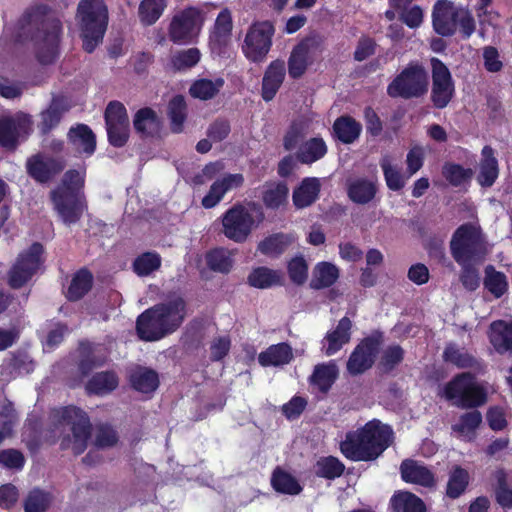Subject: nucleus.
<instances>
[{
    "label": "nucleus",
    "mask_w": 512,
    "mask_h": 512,
    "mask_svg": "<svg viewBox=\"0 0 512 512\" xmlns=\"http://www.w3.org/2000/svg\"><path fill=\"white\" fill-rule=\"evenodd\" d=\"M380 166L390 190L398 191L405 186L408 177L401 173L398 164L391 156H384L381 159Z\"/></svg>",
    "instance_id": "4c0bfd02"
},
{
    "label": "nucleus",
    "mask_w": 512,
    "mask_h": 512,
    "mask_svg": "<svg viewBox=\"0 0 512 512\" xmlns=\"http://www.w3.org/2000/svg\"><path fill=\"white\" fill-rule=\"evenodd\" d=\"M130 381L133 388L143 394L154 392L159 385L157 373L143 367H138L132 372Z\"/></svg>",
    "instance_id": "c9c22d12"
},
{
    "label": "nucleus",
    "mask_w": 512,
    "mask_h": 512,
    "mask_svg": "<svg viewBox=\"0 0 512 512\" xmlns=\"http://www.w3.org/2000/svg\"><path fill=\"white\" fill-rule=\"evenodd\" d=\"M224 80L222 78L216 79H199L196 80L190 87L189 92L192 97L201 100H208L213 98L223 87Z\"/></svg>",
    "instance_id": "49530a36"
},
{
    "label": "nucleus",
    "mask_w": 512,
    "mask_h": 512,
    "mask_svg": "<svg viewBox=\"0 0 512 512\" xmlns=\"http://www.w3.org/2000/svg\"><path fill=\"white\" fill-rule=\"evenodd\" d=\"M31 130L32 121L27 114L17 113L12 117L0 118V145L14 148Z\"/></svg>",
    "instance_id": "4468645a"
},
{
    "label": "nucleus",
    "mask_w": 512,
    "mask_h": 512,
    "mask_svg": "<svg viewBox=\"0 0 512 512\" xmlns=\"http://www.w3.org/2000/svg\"><path fill=\"white\" fill-rule=\"evenodd\" d=\"M336 137L344 143H352L361 132V125L350 117H341L334 123Z\"/></svg>",
    "instance_id": "8fccbe9b"
},
{
    "label": "nucleus",
    "mask_w": 512,
    "mask_h": 512,
    "mask_svg": "<svg viewBox=\"0 0 512 512\" xmlns=\"http://www.w3.org/2000/svg\"><path fill=\"white\" fill-rule=\"evenodd\" d=\"M425 154V148L420 145H415L409 150L406 156L408 177L414 175L421 169L424 163Z\"/></svg>",
    "instance_id": "774afa93"
},
{
    "label": "nucleus",
    "mask_w": 512,
    "mask_h": 512,
    "mask_svg": "<svg viewBox=\"0 0 512 512\" xmlns=\"http://www.w3.org/2000/svg\"><path fill=\"white\" fill-rule=\"evenodd\" d=\"M84 170H69L62 183L51 191V201L58 217L65 225L79 221L85 210L81 194L84 184Z\"/></svg>",
    "instance_id": "f03ea898"
},
{
    "label": "nucleus",
    "mask_w": 512,
    "mask_h": 512,
    "mask_svg": "<svg viewBox=\"0 0 512 512\" xmlns=\"http://www.w3.org/2000/svg\"><path fill=\"white\" fill-rule=\"evenodd\" d=\"M60 31L58 20L45 19L41 22V30L35 36L37 57L41 63H52L57 57Z\"/></svg>",
    "instance_id": "f8f14e48"
},
{
    "label": "nucleus",
    "mask_w": 512,
    "mask_h": 512,
    "mask_svg": "<svg viewBox=\"0 0 512 512\" xmlns=\"http://www.w3.org/2000/svg\"><path fill=\"white\" fill-rule=\"evenodd\" d=\"M166 0H141L138 8L140 22L145 26L154 24L163 14Z\"/></svg>",
    "instance_id": "c03bdc74"
},
{
    "label": "nucleus",
    "mask_w": 512,
    "mask_h": 512,
    "mask_svg": "<svg viewBox=\"0 0 512 512\" xmlns=\"http://www.w3.org/2000/svg\"><path fill=\"white\" fill-rule=\"evenodd\" d=\"M109 141L112 145L121 147L128 138V117L124 105L120 102H111L105 113Z\"/></svg>",
    "instance_id": "2eb2a0df"
},
{
    "label": "nucleus",
    "mask_w": 512,
    "mask_h": 512,
    "mask_svg": "<svg viewBox=\"0 0 512 512\" xmlns=\"http://www.w3.org/2000/svg\"><path fill=\"white\" fill-rule=\"evenodd\" d=\"M339 268L332 262H318L313 270L310 285L315 289L332 286L339 278Z\"/></svg>",
    "instance_id": "2f4dec72"
},
{
    "label": "nucleus",
    "mask_w": 512,
    "mask_h": 512,
    "mask_svg": "<svg viewBox=\"0 0 512 512\" xmlns=\"http://www.w3.org/2000/svg\"><path fill=\"white\" fill-rule=\"evenodd\" d=\"M392 429L378 420L368 422L362 429L348 433L341 443V452L354 461L378 457L392 442Z\"/></svg>",
    "instance_id": "f257e3e1"
},
{
    "label": "nucleus",
    "mask_w": 512,
    "mask_h": 512,
    "mask_svg": "<svg viewBox=\"0 0 512 512\" xmlns=\"http://www.w3.org/2000/svg\"><path fill=\"white\" fill-rule=\"evenodd\" d=\"M313 130L314 124L311 120L307 118H301L294 121L285 136V148L287 150L294 149L299 143V141Z\"/></svg>",
    "instance_id": "de8ad7c7"
},
{
    "label": "nucleus",
    "mask_w": 512,
    "mask_h": 512,
    "mask_svg": "<svg viewBox=\"0 0 512 512\" xmlns=\"http://www.w3.org/2000/svg\"><path fill=\"white\" fill-rule=\"evenodd\" d=\"M351 327V321L344 317L339 321L334 330L326 334L322 342V350L327 356L334 355L350 341Z\"/></svg>",
    "instance_id": "393cba45"
},
{
    "label": "nucleus",
    "mask_w": 512,
    "mask_h": 512,
    "mask_svg": "<svg viewBox=\"0 0 512 512\" xmlns=\"http://www.w3.org/2000/svg\"><path fill=\"white\" fill-rule=\"evenodd\" d=\"M71 102L64 96H57L52 99L50 106L41 113V129L46 132L55 127L61 120L63 114L71 108Z\"/></svg>",
    "instance_id": "7c9ffc66"
},
{
    "label": "nucleus",
    "mask_w": 512,
    "mask_h": 512,
    "mask_svg": "<svg viewBox=\"0 0 512 512\" xmlns=\"http://www.w3.org/2000/svg\"><path fill=\"white\" fill-rule=\"evenodd\" d=\"M244 176L241 173L224 174L218 177L210 186L208 193L202 199V206L206 209L215 207L226 193L241 187Z\"/></svg>",
    "instance_id": "f3484780"
},
{
    "label": "nucleus",
    "mask_w": 512,
    "mask_h": 512,
    "mask_svg": "<svg viewBox=\"0 0 512 512\" xmlns=\"http://www.w3.org/2000/svg\"><path fill=\"white\" fill-rule=\"evenodd\" d=\"M392 506L400 512H425L423 501L410 492H399L391 499Z\"/></svg>",
    "instance_id": "3c124183"
},
{
    "label": "nucleus",
    "mask_w": 512,
    "mask_h": 512,
    "mask_svg": "<svg viewBox=\"0 0 512 512\" xmlns=\"http://www.w3.org/2000/svg\"><path fill=\"white\" fill-rule=\"evenodd\" d=\"M400 470L402 479L407 483L424 487H434L436 484L434 474L418 461L407 459L402 462Z\"/></svg>",
    "instance_id": "4be33fe9"
},
{
    "label": "nucleus",
    "mask_w": 512,
    "mask_h": 512,
    "mask_svg": "<svg viewBox=\"0 0 512 512\" xmlns=\"http://www.w3.org/2000/svg\"><path fill=\"white\" fill-rule=\"evenodd\" d=\"M444 358L461 368L470 367L474 362V359L468 353L452 344L446 347Z\"/></svg>",
    "instance_id": "69168bd1"
},
{
    "label": "nucleus",
    "mask_w": 512,
    "mask_h": 512,
    "mask_svg": "<svg viewBox=\"0 0 512 512\" xmlns=\"http://www.w3.org/2000/svg\"><path fill=\"white\" fill-rule=\"evenodd\" d=\"M441 397L460 408H474L486 402V391L470 373H461L447 382Z\"/></svg>",
    "instance_id": "0eeeda50"
},
{
    "label": "nucleus",
    "mask_w": 512,
    "mask_h": 512,
    "mask_svg": "<svg viewBox=\"0 0 512 512\" xmlns=\"http://www.w3.org/2000/svg\"><path fill=\"white\" fill-rule=\"evenodd\" d=\"M343 471L344 465L332 456L320 458L315 465V473L324 478L339 477Z\"/></svg>",
    "instance_id": "052dcab7"
},
{
    "label": "nucleus",
    "mask_w": 512,
    "mask_h": 512,
    "mask_svg": "<svg viewBox=\"0 0 512 512\" xmlns=\"http://www.w3.org/2000/svg\"><path fill=\"white\" fill-rule=\"evenodd\" d=\"M205 18L202 11L195 7H188L176 13L169 26V38L178 44H188L199 36Z\"/></svg>",
    "instance_id": "1a4fd4ad"
},
{
    "label": "nucleus",
    "mask_w": 512,
    "mask_h": 512,
    "mask_svg": "<svg viewBox=\"0 0 512 512\" xmlns=\"http://www.w3.org/2000/svg\"><path fill=\"white\" fill-rule=\"evenodd\" d=\"M327 152V146L321 138H311L301 144L297 152V158L304 164H312Z\"/></svg>",
    "instance_id": "ea45409f"
},
{
    "label": "nucleus",
    "mask_w": 512,
    "mask_h": 512,
    "mask_svg": "<svg viewBox=\"0 0 512 512\" xmlns=\"http://www.w3.org/2000/svg\"><path fill=\"white\" fill-rule=\"evenodd\" d=\"M271 482L273 488L283 494L296 495L302 490L293 476L281 470H276L273 473Z\"/></svg>",
    "instance_id": "864d4df0"
},
{
    "label": "nucleus",
    "mask_w": 512,
    "mask_h": 512,
    "mask_svg": "<svg viewBox=\"0 0 512 512\" xmlns=\"http://www.w3.org/2000/svg\"><path fill=\"white\" fill-rule=\"evenodd\" d=\"M469 482L467 470L456 466L450 473L447 483V495L451 498L459 497L466 489Z\"/></svg>",
    "instance_id": "bf43d9fd"
},
{
    "label": "nucleus",
    "mask_w": 512,
    "mask_h": 512,
    "mask_svg": "<svg viewBox=\"0 0 512 512\" xmlns=\"http://www.w3.org/2000/svg\"><path fill=\"white\" fill-rule=\"evenodd\" d=\"M443 176L454 186L468 182L473 175L472 169H466L458 164L447 163L442 169Z\"/></svg>",
    "instance_id": "680f3d73"
},
{
    "label": "nucleus",
    "mask_w": 512,
    "mask_h": 512,
    "mask_svg": "<svg viewBox=\"0 0 512 512\" xmlns=\"http://www.w3.org/2000/svg\"><path fill=\"white\" fill-rule=\"evenodd\" d=\"M159 318L157 308L146 310L137 320V333L146 341H156L167 335V328H164Z\"/></svg>",
    "instance_id": "aec40b11"
},
{
    "label": "nucleus",
    "mask_w": 512,
    "mask_h": 512,
    "mask_svg": "<svg viewBox=\"0 0 512 512\" xmlns=\"http://www.w3.org/2000/svg\"><path fill=\"white\" fill-rule=\"evenodd\" d=\"M451 253L459 265L469 261H483L489 248L476 224L461 225L450 242Z\"/></svg>",
    "instance_id": "423d86ee"
},
{
    "label": "nucleus",
    "mask_w": 512,
    "mask_h": 512,
    "mask_svg": "<svg viewBox=\"0 0 512 512\" xmlns=\"http://www.w3.org/2000/svg\"><path fill=\"white\" fill-rule=\"evenodd\" d=\"M51 422L55 431L62 432L65 426L70 427L72 436L62 439L63 448L71 449L75 454L85 450L90 437V422L84 411L74 406L58 408L52 411Z\"/></svg>",
    "instance_id": "20e7f679"
},
{
    "label": "nucleus",
    "mask_w": 512,
    "mask_h": 512,
    "mask_svg": "<svg viewBox=\"0 0 512 512\" xmlns=\"http://www.w3.org/2000/svg\"><path fill=\"white\" fill-rule=\"evenodd\" d=\"M313 41L306 39L300 42L291 52L288 60V72L292 78L301 77L308 65L313 62Z\"/></svg>",
    "instance_id": "5701e85b"
},
{
    "label": "nucleus",
    "mask_w": 512,
    "mask_h": 512,
    "mask_svg": "<svg viewBox=\"0 0 512 512\" xmlns=\"http://www.w3.org/2000/svg\"><path fill=\"white\" fill-rule=\"evenodd\" d=\"M432 92L431 99L437 108L448 105L454 94V83L449 69L437 58L431 59Z\"/></svg>",
    "instance_id": "ddd939ff"
},
{
    "label": "nucleus",
    "mask_w": 512,
    "mask_h": 512,
    "mask_svg": "<svg viewBox=\"0 0 512 512\" xmlns=\"http://www.w3.org/2000/svg\"><path fill=\"white\" fill-rule=\"evenodd\" d=\"M427 73L418 64H410L389 85L388 93L392 97H418L427 91Z\"/></svg>",
    "instance_id": "9d476101"
},
{
    "label": "nucleus",
    "mask_w": 512,
    "mask_h": 512,
    "mask_svg": "<svg viewBox=\"0 0 512 512\" xmlns=\"http://www.w3.org/2000/svg\"><path fill=\"white\" fill-rule=\"evenodd\" d=\"M484 285L496 298L504 295L508 289V281L505 274L496 271L492 266H488L485 269Z\"/></svg>",
    "instance_id": "603ef678"
},
{
    "label": "nucleus",
    "mask_w": 512,
    "mask_h": 512,
    "mask_svg": "<svg viewBox=\"0 0 512 512\" xmlns=\"http://www.w3.org/2000/svg\"><path fill=\"white\" fill-rule=\"evenodd\" d=\"M498 174V161L494 151L490 146H485L481 151L477 181L482 187H490L498 178Z\"/></svg>",
    "instance_id": "a878e982"
},
{
    "label": "nucleus",
    "mask_w": 512,
    "mask_h": 512,
    "mask_svg": "<svg viewBox=\"0 0 512 512\" xmlns=\"http://www.w3.org/2000/svg\"><path fill=\"white\" fill-rule=\"evenodd\" d=\"M118 386V378L113 372L95 374L87 383L86 390L89 394L105 395Z\"/></svg>",
    "instance_id": "37998d69"
},
{
    "label": "nucleus",
    "mask_w": 512,
    "mask_h": 512,
    "mask_svg": "<svg viewBox=\"0 0 512 512\" xmlns=\"http://www.w3.org/2000/svg\"><path fill=\"white\" fill-rule=\"evenodd\" d=\"M289 189L283 182H267L261 187V198L269 209H278L285 205Z\"/></svg>",
    "instance_id": "72a5a7b5"
},
{
    "label": "nucleus",
    "mask_w": 512,
    "mask_h": 512,
    "mask_svg": "<svg viewBox=\"0 0 512 512\" xmlns=\"http://www.w3.org/2000/svg\"><path fill=\"white\" fill-rule=\"evenodd\" d=\"M42 254V245L34 243L19 255L9 273V283L12 287H21L32 278L43 263Z\"/></svg>",
    "instance_id": "9b49d317"
},
{
    "label": "nucleus",
    "mask_w": 512,
    "mask_h": 512,
    "mask_svg": "<svg viewBox=\"0 0 512 512\" xmlns=\"http://www.w3.org/2000/svg\"><path fill=\"white\" fill-rule=\"evenodd\" d=\"M448 0H438L433 9V27L443 36L451 35L457 28L458 10Z\"/></svg>",
    "instance_id": "a211bd4d"
},
{
    "label": "nucleus",
    "mask_w": 512,
    "mask_h": 512,
    "mask_svg": "<svg viewBox=\"0 0 512 512\" xmlns=\"http://www.w3.org/2000/svg\"><path fill=\"white\" fill-rule=\"evenodd\" d=\"M281 281L282 274L267 267L255 268L248 276L249 285L258 289H268L281 284Z\"/></svg>",
    "instance_id": "58836bf2"
},
{
    "label": "nucleus",
    "mask_w": 512,
    "mask_h": 512,
    "mask_svg": "<svg viewBox=\"0 0 512 512\" xmlns=\"http://www.w3.org/2000/svg\"><path fill=\"white\" fill-rule=\"evenodd\" d=\"M321 183L318 178L307 177L293 191L292 200L297 208H305L316 201L320 192Z\"/></svg>",
    "instance_id": "c756f323"
},
{
    "label": "nucleus",
    "mask_w": 512,
    "mask_h": 512,
    "mask_svg": "<svg viewBox=\"0 0 512 512\" xmlns=\"http://www.w3.org/2000/svg\"><path fill=\"white\" fill-rule=\"evenodd\" d=\"M161 257L155 252H146L139 255L133 262L134 272L138 276H147L159 269Z\"/></svg>",
    "instance_id": "13d9d810"
},
{
    "label": "nucleus",
    "mask_w": 512,
    "mask_h": 512,
    "mask_svg": "<svg viewBox=\"0 0 512 512\" xmlns=\"http://www.w3.org/2000/svg\"><path fill=\"white\" fill-rule=\"evenodd\" d=\"M168 114L172 130L174 132H181L186 118V102L183 96L177 95L170 100Z\"/></svg>",
    "instance_id": "6e6d98bb"
},
{
    "label": "nucleus",
    "mask_w": 512,
    "mask_h": 512,
    "mask_svg": "<svg viewBox=\"0 0 512 512\" xmlns=\"http://www.w3.org/2000/svg\"><path fill=\"white\" fill-rule=\"evenodd\" d=\"M77 26L83 48L91 53L102 42L108 25V10L102 0H82L77 9Z\"/></svg>",
    "instance_id": "7ed1b4c3"
},
{
    "label": "nucleus",
    "mask_w": 512,
    "mask_h": 512,
    "mask_svg": "<svg viewBox=\"0 0 512 512\" xmlns=\"http://www.w3.org/2000/svg\"><path fill=\"white\" fill-rule=\"evenodd\" d=\"M209 268L215 272L228 273L234 263L233 253L224 248H217L206 255Z\"/></svg>",
    "instance_id": "09e8293b"
},
{
    "label": "nucleus",
    "mask_w": 512,
    "mask_h": 512,
    "mask_svg": "<svg viewBox=\"0 0 512 512\" xmlns=\"http://www.w3.org/2000/svg\"><path fill=\"white\" fill-rule=\"evenodd\" d=\"M293 359L292 348L287 343L271 345L258 356L259 363L264 366H282Z\"/></svg>",
    "instance_id": "f704fd0d"
},
{
    "label": "nucleus",
    "mask_w": 512,
    "mask_h": 512,
    "mask_svg": "<svg viewBox=\"0 0 512 512\" xmlns=\"http://www.w3.org/2000/svg\"><path fill=\"white\" fill-rule=\"evenodd\" d=\"M263 220L264 212L258 204H238L227 210L223 215V233L235 242H244Z\"/></svg>",
    "instance_id": "39448f33"
},
{
    "label": "nucleus",
    "mask_w": 512,
    "mask_h": 512,
    "mask_svg": "<svg viewBox=\"0 0 512 512\" xmlns=\"http://www.w3.org/2000/svg\"><path fill=\"white\" fill-rule=\"evenodd\" d=\"M160 322L167 328V335L174 332L182 323L185 317V302L182 298L176 297L167 304L156 306Z\"/></svg>",
    "instance_id": "412c9836"
},
{
    "label": "nucleus",
    "mask_w": 512,
    "mask_h": 512,
    "mask_svg": "<svg viewBox=\"0 0 512 512\" xmlns=\"http://www.w3.org/2000/svg\"><path fill=\"white\" fill-rule=\"evenodd\" d=\"M50 503L47 493L40 490H33L25 502V512H43Z\"/></svg>",
    "instance_id": "338daca9"
},
{
    "label": "nucleus",
    "mask_w": 512,
    "mask_h": 512,
    "mask_svg": "<svg viewBox=\"0 0 512 512\" xmlns=\"http://www.w3.org/2000/svg\"><path fill=\"white\" fill-rule=\"evenodd\" d=\"M489 338L499 353L512 351V320H497L491 323Z\"/></svg>",
    "instance_id": "bb28decb"
},
{
    "label": "nucleus",
    "mask_w": 512,
    "mask_h": 512,
    "mask_svg": "<svg viewBox=\"0 0 512 512\" xmlns=\"http://www.w3.org/2000/svg\"><path fill=\"white\" fill-rule=\"evenodd\" d=\"M92 275L87 270L78 271L72 278L68 288V298L70 300H78L83 297L91 288Z\"/></svg>",
    "instance_id": "5fc2aeb1"
},
{
    "label": "nucleus",
    "mask_w": 512,
    "mask_h": 512,
    "mask_svg": "<svg viewBox=\"0 0 512 512\" xmlns=\"http://www.w3.org/2000/svg\"><path fill=\"white\" fill-rule=\"evenodd\" d=\"M275 28L270 21L253 23L247 30L241 50L243 55L253 63L264 62L272 47Z\"/></svg>",
    "instance_id": "6e6552de"
},
{
    "label": "nucleus",
    "mask_w": 512,
    "mask_h": 512,
    "mask_svg": "<svg viewBox=\"0 0 512 512\" xmlns=\"http://www.w3.org/2000/svg\"><path fill=\"white\" fill-rule=\"evenodd\" d=\"M63 166L51 158H45L42 155H36L27 162L29 174L39 182L49 180L55 173L60 171Z\"/></svg>",
    "instance_id": "c85d7f7f"
},
{
    "label": "nucleus",
    "mask_w": 512,
    "mask_h": 512,
    "mask_svg": "<svg viewBox=\"0 0 512 512\" xmlns=\"http://www.w3.org/2000/svg\"><path fill=\"white\" fill-rule=\"evenodd\" d=\"M338 377V368L334 362L319 364L310 377L311 384L322 392L328 391Z\"/></svg>",
    "instance_id": "e433bc0d"
},
{
    "label": "nucleus",
    "mask_w": 512,
    "mask_h": 512,
    "mask_svg": "<svg viewBox=\"0 0 512 512\" xmlns=\"http://www.w3.org/2000/svg\"><path fill=\"white\" fill-rule=\"evenodd\" d=\"M380 347V340L375 337L364 339L352 352L347 362V370L358 375L369 369Z\"/></svg>",
    "instance_id": "dca6fc26"
},
{
    "label": "nucleus",
    "mask_w": 512,
    "mask_h": 512,
    "mask_svg": "<svg viewBox=\"0 0 512 512\" xmlns=\"http://www.w3.org/2000/svg\"><path fill=\"white\" fill-rule=\"evenodd\" d=\"M286 68L282 60L272 61L267 67L262 80V97L265 101L274 98L285 78Z\"/></svg>",
    "instance_id": "b1692460"
},
{
    "label": "nucleus",
    "mask_w": 512,
    "mask_h": 512,
    "mask_svg": "<svg viewBox=\"0 0 512 512\" xmlns=\"http://www.w3.org/2000/svg\"><path fill=\"white\" fill-rule=\"evenodd\" d=\"M295 237L292 234H275L263 240L258 249L268 256H276L284 252L293 242Z\"/></svg>",
    "instance_id": "a18cd8bd"
},
{
    "label": "nucleus",
    "mask_w": 512,
    "mask_h": 512,
    "mask_svg": "<svg viewBox=\"0 0 512 512\" xmlns=\"http://www.w3.org/2000/svg\"><path fill=\"white\" fill-rule=\"evenodd\" d=\"M482 422L480 412L474 410L462 414L452 425V431L455 435L464 441H472L475 438L477 428Z\"/></svg>",
    "instance_id": "473e14b6"
},
{
    "label": "nucleus",
    "mask_w": 512,
    "mask_h": 512,
    "mask_svg": "<svg viewBox=\"0 0 512 512\" xmlns=\"http://www.w3.org/2000/svg\"><path fill=\"white\" fill-rule=\"evenodd\" d=\"M232 15L227 8L218 14L213 30L210 33L209 46L214 54L220 55L230 42L232 31Z\"/></svg>",
    "instance_id": "6ab92c4d"
},
{
    "label": "nucleus",
    "mask_w": 512,
    "mask_h": 512,
    "mask_svg": "<svg viewBox=\"0 0 512 512\" xmlns=\"http://www.w3.org/2000/svg\"><path fill=\"white\" fill-rule=\"evenodd\" d=\"M134 127L138 132L152 136L160 131L161 121L152 109L143 108L135 115Z\"/></svg>",
    "instance_id": "a19ab883"
},
{
    "label": "nucleus",
    "mask_w": 512,
    "mask_h": 512,
    "mask_svg": "<svg viewBox=\"0 0 512 512\" xmlns=\"http://www.w3.org/2000/svg\"><path fill=\"white\" fill-rule=\"evenodd\" d=\"M69 141L73 149L79 154L90 156L95 151V135L92 130L84 124H79L70 129Z\"/></svg>",
    "instance_id": "cd10ccee"
},
{
    "label": "nucleus",
    "mask_w": 512,
    "mask_h": 512,
    "mask_svg": "<svg viewBox=\"0 0 512 512\" xmlns=\"http://www.w3.org/2000/svg\"><path fill=\"white\" fill-rule=\"evenodd\" d=\"M288 274L295 284H303L308 278V263L302 256L292 258L288 263Z\"/></svg>",
    "instance_id": "0e129e2a"
},
{
    "label": "nucleus",
    "mask_w": 512,
    "mask_h": 512,
    "mask_svg": "<svg viewBox=\"0 0 512 512\" xmlns=\"http://www.w3.org/2000/svg\"><path fill=\"white\" fill-rule=\"evenodd\" d=\"M497 480L496 497L503 507H512V475L499 470L495 474Z\"/></svg>",
    "instance_id": "4d7b16f0"
},
{
    "label": "nucleus",
    "mask_w": 512,
    "mask_h": 512,
    "mask_svg": "<svg viewBox=\"0 0 512 512\" xmlns=\"http://www.w3.org/2000/svg\"><path fill=\"white\" fill-rule=\"evenodd\" d=\"M376 184L372 180L356 179L348 187L350 199L359 204L370 202L376 194Z\"/></svg>",
    "instance_id": "79ce46f5"
},
{
    "label": "nucleus",
    "mask_w": 512,
    "mask_h": 512,
    "mask_svg": "<svg viewBox=\"0 0 512 512\" xmlns=\"http://www.w3.org/2000/svg\"><path fill=\"white\" fill-rule=\"evenodd\" d=\"M200 51L197 48H189L174 54L171 58L173 69L181 71L195 66L200 61Z\"/></svg>",
    "instance_id": "e2e57ef3"
}]
</instances>
